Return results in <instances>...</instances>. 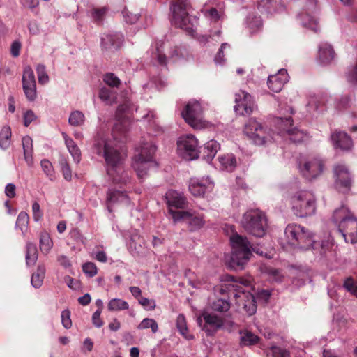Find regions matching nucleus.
I'll return each mask as SVG.
<instances>
[{"instance_id": "nucleus-1", "label": "nucleus", "mask_w": 357, "mask_h": 357, "mask_svg": "<svg viewBox=\"0 0 357 357\" xmlns=\"http://www.w3.org/2000/svg\"><path fill=\"white\" fill-rule=\"evenodd\" d=\"M227 282L226 289L221 288L220 292L223 294L225 291H227L229 296H232L235 298L236 304L238 307H241L249 315L255 314L257 310L255 299L249 291L251 287V280L229 276Z\"/></svg>"}, {"instance_id": "nucleus-2", "label": "nucleus", "mask_w": 357, "mask_h": 357, "mask_svg": "<svg viewBox=\"0 0 357 357\" xmlns=\"http://www.w3.org/2000/svg\"><path fill=\"white\" fill-rule=\"evenodd\" d=\"M315 241L313 239L312 234L304 227L289 224L284 230V239L281 242L284 248L289 247H298L301 249H309L315 246Z\"/></svg>"}, {"instance_id": "nucleus-3", "label": "nucleus", "mask_w": 357, "mask_h": 357, "mask_svg": "<svg viewBox=\"0 0 357 357\" xmlns=\"http://www.w3.org/2000/svg\"><path fill=\"white\" fill-rule=\"evenodd\" d=\"M229 240L232 250L229 265L234 269H243L252 256V245L246 237L237 233L233 234Z\"/></svg>"}, {"instance_id": "nucleus-4", "label": "nucleus", "mask_w": 357, "mask_h": 357, "mask_svg": "<svg viewBox=\"0 0 357 357\" xmlns=\"http://www.w3.org/2000/svg\"><path fill=\"white\" fill-rule=\"evenodd\" d=\"M293 213L299 218H306L315 214L317 210L316 197L310 191L300 190L290 197Z\"/></svg>"}, {"instance_id": "nucleus-5", "label": "nucleus", "mask_w": 357, "mask_h": 357, "mask_svg": "<svg viewBox=\"0 0 357 357\" xmlns=\"http://www.w3.org/2000/svg\"><path fill=\"white\" fill-rule=\"evenodd\" d=\"M241 224L249 234L262 237L268 228V220L265 213L259 209H250L243 215Z\"/></svg>"}, {"instance_id": "nucleus-6", "label": "nucleus", "mask_w": 357, "mask_h": 357, "mask_svg": "<svg viewBox=\"0 0 357 357\" xmlns=\"http://www.w3.org/2000/svg\"><path fill=\"white\" fill-rule=\"evenodd\" d=\"M93 151L98 158L102 159L107 165V172L109 174L112 165V139L109 131L100 126L94 137Z\"/></svg>"}, {"instance_id": "nucleus-7", "label": "nucleus", "mask_w": 357, "mask_h": 357, "mask_svg": "<svg viewBox=\"0 0 357 357\" xmlns=\"http://www.w3.org/2000/svg\"><path fill=\"white\" fill-rule=\"evenodd\" d=\"M156 149L157 147L152 141L142 142L136 148L132 166L139 177H142L145 172L144 169H141V166H144L146 163L153 162Z\"/></svg>"}, {"instance_id": "nucleus-8", "label": "nucleus", "mask_w": 357, "mask_h": 357, "mask_svg": "<svg viewBox=\"0 0 357 357\" xmlns=\"http://www.w3.org/2000/svg\"><path fill=\"white\" fill-rule=\"evenodd\" d=\"M197 322L204 332L208 333H216L220 328L225 329V332L232 333L234 332V329L237 328L234 323L231 321L223 323L220 317L207 312H204L200 317H197Z\"/></svg>"}, {"instance_id": "nucleus-9", "label": "nucleus", "mask_w": 357, "mask_h": 357, "mask_svg": "<svg viewBox=\"0 0 357 357\" xmlns=\"http://www.w3.org/2000/svg\"><path fill=\"white\" fill-rule=\"evenodd\" d=\"M190 7L188 0H173L172 3V23L176 26L188 31L192 30L188 13Z\"/></svg>"}, {"instance_id": "nucleus-10", "label": "nucleus", "mask_w": 357, "mask_h": 357, "mask_svg": "<svg viewBox=\"0 0 357 357\" xmlns=\"http://www.w3.org/2000/svg\"><path fill=\"white\" fill-rule=\"evenodd\" d=\"M127 158V149L125 141L121 140L117 144L113 143V183L114 182L123 183L126 181V176L124 175L123 163Z\"/></svg>"}, {"instance_id": "nucleus-11", "label": "nucleus", "mask_w": 357, "mask_h": 357, "mask_svg": "<svg viewBox=\"0 0 357 357\" xmlns=\"http://www.w3.org/2000/svg\"><path fill=\"white\" fill-rule=\"evenodd\" d=\"M244 133L257 145H263L275 140L271 132L254 119H249L245 125Z\"/></svg>"}, {"instance_id": "nucleus-12", "label": "nucleus", "mask_w": 357, "mask_h": 357, "mask_svg": "<svg viewBox=\"0 0 357 357\" xmlns=\"http://www.w3.org/2000/svg\"><path fill=\"white\" fill-rule=\"evenodd\" d=\"M177 153L186 160H192L199 157L198 140L192 135L180 137L177 141Z\"/></svg>"}, {"instance_id": "nucleus-13", "label": "nucleus", "mask_w": 357, "mask_h": 357, "mask_svg": "<svg viewBox=\"0 0 357 357\" xmlns=\"http://www.w3.org/2000/svg\"><path fill=\"white\" fill-rule=\"evenodd\" d=\"M203 109L201 104L195 100L188 102L181 114L185 122L195 129H201L206 126L202 120Z\"/></svg>"}, {"instance_id": "nucleus-14", "label": "nucleus", "mask_w": 357, "mask_h": 357, "mask_svg": "<svg viewBox=\"0 0 357 357\" xmlns=\"http://www.w3.org/2000/svg\"><path fill=\"white\" fill-rule=\"evenodd\" d=\"M292 119L291 117L280 118L275 119V123L278 128L279 135L283 137H288L289 140L294 143H299L307 139V133L296 128H291Z\"/></svg>"}, {"instance_id": "nucleus-15", "label": "nucleus", "mask_w": 357, "mask_h": 357, "mask_svg": "<svg viewBox=\"0 0 357 357\" xmlns=\"http://www.w3.org/2000/svg\"><path fill=\"white\" fill-rule=\"evenodd\" d=\"M169 213L175 222L178 221L185 222L190 231H195L200 229L205 225L203 215L195 211H184L170 209Z\"/></svg>"}, {"instance_id": "nucleus-16", "label": "nucleus", "mask_w": 357, "mask_h": 357, "mask_svg": "<svg viewBox=\"0 0 357 357\" xmlns=\"http://www.w3.org/2000/svg\"><path fill=\"white\" fill-rule=\"evenodd\" d=\"M298 169L303 177L312 180L322 174L324 162L317 157L304 158L299 162Z\"/></svg>"}, {"instance_id": "nucleus-17", "label": "nucleus", "mask_w": 357, "mask_h": 357, "mask_svg": "<svg viewBox=\"0 0 357 357\" xmlns=\"http://www.w3.org/2000/svg\"><path fill=\"white\" fill-rule=\"evenodd\" d=\"M123 97L126 98L127 95L128 94V90H123ZM130 107L128 104V100L125 99V102L123 104L119 106L116 112V119H115V124L114 128L113 127V132L115 131L119 132H124L126 131L130 126Z\"/></svg>"}, {"instance_id": "nucleus-18", "label": "nucleus", "mask_w": 357, "mask_h": 357, "mask_svg": "<svg viewBox=\"0 0 357 357\" xmlns=\"http://www.w3.org/2000/svg\"><path fill=\"white\" fill-rule=\"evenodd\" d=\"M178 55L176 49L172 50L169 43L162 41L155 42L152 46L151 58L157 61L158 64L165 66L167 64V59Z\"/></svg>"}, {"instance_id": "nucleus-19", "label": "nucleus", "mask_w": 357, "mask_h": 357, "mask_svg": "<svg viewBox=\"0 0 357 357\" xmlns=\"http://www.w3.org/2000/svg\"><path fill=\"white\" fill-rule=\"evenodd\" d=\"M22 88L26 99L33 102L36 99V81L33 70L29 66L24 68L22 75Z\"/></svg>"}, {"instance_id": "nucleus-20", "label": "nucleus", "mask_w": 357, "mask_h": 357, "mask_svg": "<svg viewBox=\"0 0 357 357\" xmlns=\"http://www.w3.org/2000/svg\"><path fill=\"white\" fill-rule=\"evenodd\" d=\"M234 110L241 115H250L255 108L252 97L245 91H240L235 94Z\"/></svg>"}, {"instance_id": "nucleus-21", "label": "nucleus", "mask_w": 357, "mask_h": 357, "mask_svg": "<svg viewBox=\"0 0 357 357\" xmlns=\"http://www.w3.org/2000/svg\"><path fill=\"white\" fill-rule=\"evenodd\" d=\"M345 241L351 244L357 242V218L351 216L337 227Z\"/></svg>"}, {"instance_id": "nucleus-22", "label": "nucleus", "mask_w": 357, "mask_h": 357, "mask_svg": "<svg viewBox=\"0 0 357 357\" xmlns=\"http://www.w3.org/2000/svg\"><path fill=\"white\" fill-rule=\"evenodd\" d=\"M334 175L337 188L344 192L347 191L351 184V177L347 167L342 164L335 165Z\"/></svg>"}, {"instance_id": "nucleus-23", "label": "nucleus", "mask_w": 357, "mask_h": 357, "mask_svg": "<svg viewBox=\"0 0 357 357\" xmlns=\"http://www.w3.org/2000/svg\"><path fill=\"white\" fill-rule=\"evenodd\" d=\"M214 184L209 177L192 178L190 181L189 190L195 197H202L213 189Z\"/></svg>"}, {"instance_id": "nucleus-24", "label": "nucleus", "mask_w": 357, "mask_h": 357, "mask_svg": "<svg viewBox=\"0 0 357 357\" xmlns=\"http://www.w3.org/2000/svg\"><path fill=\"white\" fill-rule=\"evenodd\" d=\"M289 80V75L285 69H280L278 73L270 75L268 79V88L275 93L280 92L284 84Z\"/></svg>"}, {"instance_id": "nucleus-25", "label": "nucleus", "mask_w": 357, "mask_h": 357, "mask_svg": "<svg viewBox=\"0 0 357 357\" xmlns=\"http://www.w3.org/2000/svg\"><path fill=\"white\" fill-rule=\"evenodd\" d=\"M257 8L268 14H275L284 10V6L282 0H259L257 2Z\"/></svg>"}, {"instance_id": "nucleus-26", "label": "nucleus", "mask_w": 357, "mask_h": 357, "mask_svg": "<svg viewBox=\"0 0 357 357\" xmlns=\"http://www.w3.org/2000/svg\"><path fill=\"white\" fill-rule=\"evenodd\" d=\"M331 140L334 146L342 150H349L353 145L350 137L344 132H335L331 135Z\"/></svg>"}, {"instance_id": "nucleus-27", "label": "nucleus", "mask_w": 357, "mask_h": 357, "mask_svg": "<svg viewBox=\"0 0 357 357\" xmlns=\"http://www.w3.org/2000/svg\"><path fill=\"white\" fill-rule=\"evenodd\" d=\"M61 135L64 140V144L67 148L68 151L73 158L76 164H79L82 158L81 150L77 143L66 132H62Z\"/></svg>"}, {"instance_id": "nucleus-28", "label": "nucleus", "mask_w": 357, "mask_h": 357, "mask_svg": "<svg viewBox=\"0 0 357 357\" xmlns=\"http://www.w3.org/2000/svg\"><path fill=\"white\" fill-rule=\"evenodd\" d=\"M109 12V7L105 6L102 7L93 6L89 11V16L92 21L98 24H103V22Z\"/></svg>"}, {"instance_id": "nucleus-29", "label": "nucleus", "mask_w": 357, "mask_h": 357, "mask_svg": "<svg viewBox=\"0 0 357 357\" xmlns=\"http://www.w3.org/2000/svg\"><path fill=\"white\" fill-rule=\"evenodd\" d=\"M166 198L169 207L182 208L186 204V199L183 195L175 190H169L166 193ZM170 209L172 208H170L169 210Z\"/></svg>"}, {"instance_id": "nucleus-30", "label": "nucleus", "mask_w": 357, "mask_h": 357, "mask_svg": "<svg viewBox=\"0 0 357 357\" xmlns=\"http://www.w3.org/2000/svg\"><path fill=\"white\" fill-rule=\"evenodd\" d=\"M145 242L143 238L138 234H133L131 236L130 241L128 245L130 252L133 255H139L144 252Z\"/></svg>"}, {"instance_id": "nucleus-31", "label": "nucleus", "mask_w": 357, "mask_h": 357, "mask_svg": "<svg viewBox=\"0 0 357 357\" xmlns=\"http://www.w3.org/2000/svg\"><path fill=\"white\" fill-rule=\"evenodd\" d=\"M335 52L328 43H321L319 47V59L322 64L329 63L334 58Z\"/></svg>"}, {"instance_id": "nucleus-32", "label": "nucleus", "mask_w": 357, "mask_h": 357, "mask_svg": "<svg viewBox=\"0 0 357 357\" xmlns=\"http://www.w3.org/2000/svg\"><path fill=\"white\" fill-rule=\"evenodd\" d=\"M24 157L27 165L31 167L33 164V139L30 136H24L22 139Z\"/></svg>"}, {"instance_id": "nucleus-33", "label": "nucleus", "mask_w": 357, "mask_h": 357, "mask_svg": "<svg viewBox=\"0 0 357 357\" xmlns=\"http://www.w3.org/2000/svg\"><path fill=\"white\" fill-rule=\"evenodd\" d=\"M353 214L351 213L347 207L345 206H342L340 208L334 211L333 215L332 216V220L338 227L340 224H342L343 222H345Z\"/></svg>"}, {"instance_id": "nucleus-34", "label": "nucleus", "mask_w": 357, "mask_h": 357, "mask_svg": "<svg viewBox=\"0 0 357 357\" xmlns=\"http://www.w3.org/2000/svg\"><path fill=\"white\" fill-rule=\"evenodd\" d=\"M220 167L227 172H232L236 167V160L231 153L224 154L218 158Z\"/></svg>"}, {"instance_id": "nucleus-35", "label": "nucleus", "mask_w": 357, "mask_h": 357, "mask_svg": "<svg viewBox=\"0 0 357 357\" xmlns=\"http://www.w3.org/2000/svg\"><path fill=\"white\" fill-rule=\"evenodd\" d=\"M298 20L303 27L312 29L315 32L317 31V20L314 16L307 13H303L299 15Z\"/></svg>"}, {"instance_id": "nucleus-36", "label": "nucleus", "mask_w": 357, "mask_h": 357, "mask_svg": "<svg viewBox=\"0 0 357 357\" xmlns=\"http://www.w3.org/2000/svg\"><path fill=\"white\" fill-rule=\"evenodd\" d=\"M202 12L211 22H218L222 20L225 17L224 12L221 9L218 10L215 8H204L202 10Z\"/></svg>"}, {"instance_id": "nucleus-37", "label": "nucleus", "mask_w": 357, "mask_h": 357, "mask_svg": "<svg viewBox=\"0 0 357 357\" xmlns=\"http://www.w3.org/2000/svg\"><path fill=\"white\" fill-rule=\"evenodd\" d=\"M246 24L251 34L257 33L262 28L261 17L254 14H250L247 17Z\"/></svg>"}, {"instance_id": "nucleus-38", "label": "nucleus", "mask_w": 357, "mask_h": 357, "mask_svg": "<svg viewBox=\"0 0 357 357\" xmlns=\"http://www.w3.org/2000/svg\"><path fill=\"white\" fill-rule=\"evenodd\" d=\"M86 117L84 114L79 110H73L70 113L68 123L73 127H82L84 126Z\"/></svg>"}, {"instance_id": "nucleus-39", "label": "nucleus", "mask_w": 357, "mask_h": 357, "mask_svg": "<svg viewBox=\"0 0 357 357\" xmlns=\"http://www.w3.org/2000/svg\"><path fill=\"white\" fill-rule=\"evenodd\" d=\"M220 149V144L215 140H211L206 142L204 149V155L206 160L211 161Z\"/></svg>"}, {"instance_id": "nucleus-40", "label": "nucleus", "mask_w": 357, "mask_h": 357, "mask_svg": "<svg viewBox=\"0 0 357 357\" xmlns=\"http://www.w3.org/2000/svg\"><path fill=\"white\" fill-rule=\"evenodd\" d=\"M45 275V267L43 265H39L36 271L33 273L31 279V285L36 288H40L43 283Z\"/></svg>"}, {"instance_id": "nucleus-41", "label": "nucleus", "mask_w": 357, "mask_h": 357, "mask_svg": "<svg viewBox=\"0 0 357 357\" xmlns=\"http://www.w3.org/2000/svg\"><path fill=\"white\" fill-rule=\"evenodd\" d=\"M29 222V215L26 212H20L17 218V221L15 223V229H20L22 231L23 236H24L26 232L27 231Z\"/></svg>"}, {"instance_id": "nucleus-42", "label": "nucleus", "mask_w": 357, "mask_h": 357, "mask_svg": "<svg viewBox=\"0 0 357 357\" xmlns=\"http://www.w3.org/2000/svg\"><path fill=\"white\" fill-rule=\"evenodd\" d=\"M38 259L36 245L32 243H26V263L27 266L33 265Z\"/></svg>"}, {"instance_id": "nucleus-43", "label": "nucleus", "mask_w": 357, "mask_h": 357, "mask_svg": "<svg viewBox=\"0 0 357 357\" xmlns=\"http://www.w3.org/2000/svg\"><path fill=\"white\" fill-rule=\"evenodd\" d=\"M11 129L9 126H3L0 131V148L6 150L10 144Z\"/></svg>"}, {"instance_id": "nucleus-44", "label": "nucleus", "mask_w": 357, "mask_h": 357, "mask_svg": "<svg viewBox=\"0 0 357 357\" xmlns=\"http://www.w3.org/2000/svg\"><path fill=\"white\" fill-rule=\"evenodd\" d=\"M121 13L126 23L131 24L136 23L141 17L140 10H132L128 8H124Z\"/></svg>"}, {"instance_id": "nucleus-45", "label": "nucleus", "mask_w": 357, "mask_h": 357, "mask_svg": "<svg viewBox=\"0 0 357 357\" xmlns=\"http://www.w3.org/2000/svg\"><path fill=\"white\" fill-rule=\"evenodd\" d=\"M53 246V242L47 233H43L40 238V248L44 254H47Z\"/></svg>"}, {"instance_id": "nucleus-46", "label": "nucleus", "mask_w": 357, "mask_h": 357, "mask_svg": "<svg viewBox=\"0 0 357 357\" xmlns=\"http://www.w3.org/2000/svg\"><path fill=\"white\" fill-rule=\"evenodd\" d=\"M40 166L46 176L50 180L55 179V172L52 163L47 159H43L40 161Z\"/></svg>"}, {"instance_id": "nucleus-47", "label": "nucleus", "mask_w": 357, "mask_h": 357, "mask_svg": "<svg viewBox=\"0 0 357 357\" xmlns=\"http://www.w3.org/2000/svg\"><path fill=\"white\" fill-rule=\"evenodd\" d=\"M111 87H107L106 86H101L100 88L98 96L101 101L107 105H110L112 103V92Z\"/></svg>"}, {"instance_id": "nucleus-48", "label": "nucleus", "mask_w": 357, "mask_h": 357, "mask_svg": "<svg viewBox=\"0 0 357 357\" xmlns=\"http://www.w3.org/2000/svg\"><path fill=\"white\" fill-rule=\"evenodd\" d=\"M100 48L102 52H108L112 46V34L109 31L102 33L100 37Z\"/></svg>"}, {"instance_id": "nucleus-49", "label": "nucleus", "mask_w": 357, "mask_h": 357, "mask_svg": "<svg viewBox=\"0 0 357 357\" xmlns=\"http://www.w3.org/2000/svg\"><path fill=\"white\" fill-rule=\"evenodd\" d=\"M176 326L181 335H186L189 332L186 319L183 314L178 315L176 319Z\"/></svg>"}, {"instance_id": "nucleus-50", "label": "nucleus", "mask_w": 357, "mask_h": 357, "mask_svg": "<svg viewBox=\"0 0 357 357\" xmlns=\"http://www.w3.org/2000/svg\"><path fill=\"white\" fill-rule=\"evenodd\" d=\"M138 328L140 329H147L150 328L151 332L155 333L158 331V326L154 319L146 318L142 321Z\"/></svg>"}, {"instance_id": "nucleus-51", "label": "nucleus", "mask_w": 357, "mask_h": 357, "mask_svg": "<svg viewBox=\"0 0 357 357\" xmlns=\"http://www.w3.org/2000/svg\"><path fill=\"white\" fill-rule=\"evenodd\" d=\"M38 82L45 84L49 82V76L46 72V68L43 64H38L36 67Z\"/></svg>"}, {"instance_id": "nucleus-52", "label": "nucleus", "mask_w": 357, "mask_h": 357, "mask_svg": "<svg viewBox=\"0 0 357 357\" xmlns=\"http://www.w3.org/2000/svg\"><path fill=\"white\" fill-rule=\"evenodd\" d=\"M211 307L213 310L218 312H227L230 308L229 303L224 299H218L213 303Z\"/></svg>"}, {"instance_id": "nucleus-53", "label": "nucleus", "mask_w": 357, "mask_h": 357, "mask_svg": "<svg viewBox=\"0 0 357 357\" xmlns=\"http://www.w3.org/2000/svg\"><path fill=\"white\" fill-rule=\"evenodd\" d=\"M60 166L64 178L66 181H70L72 178V172L68 161L66 159L61 160Z\"/></svg>"}, {"instance_id": "nucleus-54", "label": "nucleus", "mask_w": 357, "mask_h": 357, "mask_svg": "<svg viewBox=\"0 0 357 357\" xmlns=\"http://www.w3.org/2000/svg\"><path fill=\"white\" fill-rule=\"evenodd\" d=\"M270 349L273 357H291L289 351L280 347L272 346Z\"/></svg>"}, {"instance_id": "nucleus-55", "label": "nucleus", "mask_w": 357, "mask_h": 357, "mask_svg": "<svg viewBox=\"0 0 357 357\" xmlns=\"http://www.w3.org/2000/svg\"><path fill=\"white\" fill-rule=\"evenodd\" d=\"M259 342V336H241L240 344L241 347L252 346Z\"/></svg>"}, {"instance_id": "nucleus-56", "label": "nucleus", "mask_w": 357, "mask_h": 357, "mask_svg": "<svg viewBox=\"0 0 357 357\" xmlns=\"http://www.w3.org/2000/svg\"><path fill=\"white\" fill-rule=\"evenodd\" d=\"M268 274L269 280L272 282H281L284 278V275L279 270L274 268H271Z\"/></svg>"}, {"instance_id": "nucleus-57", "label": "nucleus", "mask_w": 357, "mask_h": 357, "mask_svg": "<svg viewBox=\"0 0 357 357\" xmlns=\"http://www.w3.org/2000/svg\"><path fill=\"white\" fill-rule=\"evenodd\" d=\"M83 272L89 277H93L97 273V268L92 262H87L82 266Z\"/></svg>"}, {"instance_id": "nucleus-58", "label": "nucleus", "mask_w": 357, "mask_h": 357, "mask_svg": "<svg viewBox=\"0 0 357 357\" xmlns=\"http://www.w3.org/2000/svg\"><path fill=\"white\" fill-rule=\"evenodd\" d=\"M61 323L66 328H70L72 326L70 319V312L68 310H64L61 314Z\"/></svg>"}, {"instance_id": "nucleus-59", "label": "nucleus", "mask_w": 357, "mask_h": 357, "mask_svg": "<svg viewBox=\"0 0 357 357\" xmlns=\"http://www.w3.org/2000/svg\"><path fill=\"white\" fill-rule=\"evenodd\" d=\"M344 287L357 297V284H355L351 278H348L345 280Z\"/></svg>"}, {"instance_id": "nucleus-60", "label": "nucleus", "mask_w": 357, "mask_h": 357, "mask_svg": "<svg viewBox=\"0 0 357 357\" xmlns=\"http://www.w3.org/2000/svg\"><path fill=\"white\" fill-rule=\"evenodd\" d=\"M138 302L140 305H142L147 310H152L155 308V302L154 300H150L147 298L140 297L138 300Z\"/></svg>"}, {"instance_id": "nucleus-61", "label": "nucleus", "mask_w": 357, "mask_h": 357, "mask_svg": "<svg viewBox=\"0 0 357 357\" xmlns=\"http://www.w3.org/2000/svg\"><path fill=\"white\" fill-rule=\"evenodd\" d=\"M32 213L34 221L38 222L42 219L43 214L40 210V204L36 202L32 205Z\"/></svg>"}, {"instance_id": "nucleus-62", "label": "nucleus", "mask_w": 357, "mask_h": 357, "mask_svg": "<svg viewBox=\"0 0 357 357\" xmlns=\"http://www.w3.org/2000/svg\"><path fill=\"white\" fill-rule=\"evenodd\" d=\"M24 125L27 127L31 123L36 120L37 116L32 110H27L24 113Z\"/></svg>"}, {"instance_id": "nucleus-63", "label": "nucleus", "mask_w": 357, "mask_h": 357, "mask_svg": "<svg viewBox=\"0 0 357 357\" xmlns=\"http://www.w3.org/2000/svg\"><path fill=\"white\" fill-rule=\"evenodd\" d=\"M124 43V36L121 33L113 35V47L118 50L120 49Z\"/></svg>"}, {"instance_id": "nucleus-64", "label": "nucleus", "mask_w": 357, "mask_h": 357, "mask_svg": "<svg viewBox=\"0 0 357 357\" xmlns=\"http://www.w3.org/2000/svg\"><path fill=\"white\" fill-rule=\"evenodd\" d=\"M347 78L349 82H357V63L349 70L347 74Z\"/></svg>"}]
</instances>
